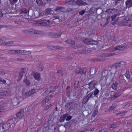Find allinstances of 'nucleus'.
<instances>
[{
  "mask_svg": "<svg viewBox=\"0 0 132 132\" xmlns=\"http://www.w3.org/2000/svg\"><path fill=\"white\" fill-rule=\"evenodd\" d=\"M129 71H127L124 75H120L119 77L120 82L124 85L130 84L132 82V79L130 77Z\"/></svg>",
  "mask_w": 132,
  "mask_h": 132,
  "instance_id": "obj_1",
  "label": "nucleus"
},
{
  "mask_svg": "<svg viewBox=\"0 0 132 132\" xmlns=\"http://www.w3.org/2000/svg\"><path fill=\"white\" fill-rule=\"evenodd\" d=\"M117 15H114L111 17L110 16H107L106 19V22L104 24L103 26L104 27L106 26L109 23V21H110L112 25H114L116 23V21L115 20L116 18Z\"/></svg>",
  "mask_w": 132,
  "mask_h": 132,
  "instance_id": "obj_2",
  "label": "nucleus"
},
{
  "mask_svg": "<svg viewBox=\"0 0 132 132\" xmlns=\"http://www.w3.org/2000/svg\"><path fill=\"white\" fill-rule=\"evenodd\" d=\"M77 105V103L75 102H70L66 103L64 107L65 109L69 110L70 111L76 107Z\"/></svg>",
  "mask_w": 132,
  "mask_h": 132,
  "instance_id": "obj_3",
  "label": "nucleus"
},
{
  "mask_svg": "<svg viewBox=\"0 0 132 132\" xmlns=\"http://www.w3.org/2000/svg\"><path fill=\"white\" fill-rule=\"evenodd\" d=\"M39 25L40 26H46L48 27L49 25V24L51 23V22L48 20L41 19L40 21H38V23Z\"/></svg>",
  "mask_w": 132,
  "mask_h": 132,
  "instance_id": "obj_4",
  "label": "nucleus"
},
{
  "mask_svg": "<svg viewBox=\"0 0 132 132\" xmlns=\"http://www.w3.org/2000/svg\"><path fill=\"white\" fill-rule=\"evenodd\" d=\"M66 43H67L69 44L70 45H74L72 46L73 48L74 49H77L80 46L78 45L77 44H75V40H72L71 39H68L67 40L65 41Z\"/></svg>",
  "mask_w": 132,
  "mask_h": 132,
  "instance_id": "obj_5",
  "label": "nucleus"
},
{
  "mask_svg": "<svg viewBox=\"0 0 132 132\" xmlns=\"http://www.w3.org/2000/svg\"><path fill=\"white\" fill-rule=\"evenodd\" d=\"M29 10H28L27 13V9L26 8H23L22 9L20 12V16H21L22 17L24 18H26L28 15H29Z\"/></svg>",
  "mask_w": 132,
  "mask_h": 132,
  "instance_id": "obj_6",
  "label": "nucleus"
},
{
  "mask_svg": "<svg viewBox=\"0 0 132 132\" xmlns=\"http://www.w3.org/2000/svg\"><path fill=\"white\" fill-rule=\"evenodd\" d=\"M86 72V71L85 69L80 68H77L75 71V73L77 75L80 74L81 76L85 75Z\"/></svg>",
  "mask_w": 132,
  "mask_h": 132,
  "instance_id": "obj_7",
  "label": "nucleus"
},
{
  "mask_svg": "<svg viewBox=\"0 0 132 132\" xmlns=\"http://www.w3.org/2000/svg\"><path fill=\"white\" fill-rule=\"evenodd\" d=\"M24 113L23 109H21L20 112H18L16 114L17 120L23 118L24 117Z\"/></svg>",
  "mask_w": 132,
  "mask_h": 132,
  "instance_id": "obj_8",
  "label": "nucleus"
},
{
  "mask_svg": "<svg viewBox=\"0 0 132 132\" xmlns=\"http://www.w3.org/2000/svg\"><path fill=\"white\" fill-rule=\"evenodd\" d=\"M62 33L60 32H58L57 33L51 32L49 34V36L52 38H57L60 37Z\"/></svg>",
  "mask_w": 132,
  "mask_h": 132,
  "instance_id": "obj_9",
  "label": "nucleus"
},
{
  "mask_svg": "<svg viewBox=\"0 0 132 132\" xmlns=\"http://www.w3.org/2000/svg\"><path fill=\"white\" fill-rule=\"evenodd\" d=\"M42 15V13L40 11H35L33 13L32 16L33 18H37Z\"/></svg>",
  "mask_w": 132,
  "mask_h": 132,
  "instance_id": "obj_10",
  "label": "nucleus"
},
{
  "mask_svg": "<svg viewBox=\"0 0 132 132\" xmlns=\"http://www.w3.org/2000/svg\"><path fill=\"white\" fill-rule=\"evenodd\" d=\"M34 77L35 79L37 80H40V74L39 73L35 72L34 71H32L31 74Z\"/></svg>",
  "mask_w": 132,
  "mask_h": 132,
  "instance_id": "obj_11",
  "label": "nucleus"
},
{
  "mask_svg": "<svg viewBox=\"0 0 132 132\" xmlns=\"http://www.w3.org/2000/svg\"><path fill=\"white\" fill-rule=\"evenodd\" d=\"M89 86L88 88L90 89V90H92L95 88V86L96 85V82L95 80L92 81L90 82L88 84Z\"/></svg>",
  "mask_w": 132,
  "mask_h": 132,
  "instance_id": "obj_12",
  "label": "nucleus"
},
{
  "mask_svg": "<svg viewBox=\"0 0 132 132\" xmlns=\"http://www.w3.org/2000/svg\"><path fill=\"white\" fill-rule=\"evenodd\" d=\"M25 70H24L23 68H22L21 69L19 75V78L17 80V81H19L21 79L23 74L25 73Z\"/></svg>",
  "mask_w": 132,
  "mask_h": 132,
  "instance_id": "obj_13",
  "label": "nucleus"
},
{
  "mask_svg": "<svg viewBox=\"0 0 132 132\" xmlns=\"http://www.w3.org/2000/svg\"><path fill=\"white\" fill-rule=\"evenodd\" d=\"M76 4L78 6L85 5H87V3L85 2L82 0H77L76 2Z\"/></svg>",
  "mask_w": 132,
  "mask_h": 132,
  "instance_id": "obj_14",
  "label": "nucleus"
},
{
  "mask_svg": "<svg viewBox=\"0 0 132 132\" xmlns=\"http://www.w3.org/2000/svg\"><path fill=\"white\" fill-rule=\"evenodd\" d=\"M3 129H4L5 130H7L10 128V125L7 122H6L3 124L2 127Z\"/></svg>",
  "mask_w": 132,
  "mask_h": 132,
  "instance_id": "obj_15",
  "label": "nucleus"
},
{
  "mask_svg": "<svg viewBox=\"0 0 132 132\" xmlns=\"http://www.w3.org/2000/svg\"><path fill=\"white\" fill-rule=\"evenodd\" d=\"M53 13V10H52L51 9L48 8L46 10L45 14L46 15H48L52 14Z\"/></svg>",
  "mask_w": 132,
  "mask_h": 132,
  "instance_id": "obj_16",
  "label": "nucleus"
},
{
  "mask_svg": "<svg viewBox=\"0 0 132 132\" xmlns=\"http://www.w3.org/2000/svg\"><path fill=\"white\" fill-rule=\"evenodd\" d=\"M127 21H118L116 22V24H117L119 26H122L126 25H127Z\"/></svg>",
  "mask_w": 132,
  "mask_h": 132,
  "instance_id": "obj_17",
  "label": "nucleus"
},
{
  "mask_svg": "<svg viewBox=\"0 0 132 132\" xmlns=\"http://www.w3.org/2000/svg\"><path fill=\"white\" fill-rule=\"evenodd\" d=\"M65 8L62 6H57L55 9L57 12H63L65 10Z\"/></svg>",
  "mask_w": 132,
  "mask_h": 132,
  "instance_id": "obj_18",
  "label": "nucleus"
},
{
  "mask_svg": "<svg viewBox=\"0 0 132 132\" xmlns=\"http://www.w3.org/2000/svg\"><path fill=\"white\" fill-rule=\"evenodd\" d=\"M17 120L16 118H14L13 117H11L10 119L8 121L7 123H9L10 125L13 124L14 123V121Z\"/></svg>",
  "mask_w": 132,
  "mask_h": 132,
  "instance_id": "obj_19",
  "label": "nucleus"
},
{
  "mask_svg": "<svg viewBox=\"0 0 132 132\" xmlns=\"http://www.w3.org/2000/svg\"><path fill=\"white\" fill-rule=\"evenodd\" d=\"M36 2L38 6H45V3H44L42 0H36Z\"/></svg>",
  "mask_w": 132,
  "mask_h": 132,
  "instance_id": "obj_20",
  "label": "nucleus"
},
{
  "mask_svg": "<svg viewBox=\"0 0 132 132\" xmlns=\"http://www.w3.org/2000/svg\"><path fill=\"white\" fill-rule=\"evenodd\" d=\"M118 86V83L117 82L115 81L114 83H113L111 86L112 88L115 90L117 89V88Z\"/></svg>",
  "mask_w": 132,
  "mask_h": 132,
  "instance_id": "obj_21",
  "label": "nucleus"
},
{
  "mask_svg": "<svg viewBox=\"0 0 132 132\" xmlns=\"http://www.w3.org/2000/svg\"><path fill=\"white\" fill-rule=\"evenodd\" d=\"M65 2L67 4L71 5H75L76 4L75 0H66Z\"/></svg>",
  "mask_w": 132,
  "mask_h": 132,
  "instance_id": "obj_22",
  "label": "nucleus"
},
{
  "mask_svg": "<svg viewBox=\"0 0 132 132\" xmlns=\"http://www.w3.org/2000/svg\"><path fill=\"white\" fill-rule=\"evenodd\" d=\"M125 4L127 7H131L132 6V0H127L125 2Z\"/></svg>",
  "mask_w": 132,
  "mask_h": 132,
  "instance_id": "obj_23",
  "label": "nucleus"
},
{
  "mask_svg": "<svg viewBox=\"0 0 132 132\" xmlns=\"http://www.w3.org/2000/svg\"><path fill=\"white\" fill-rule=\"evenodd\" d=\"M108 70L110 71L111 70H116V68L114 64L112 65H110L108 66Z\"/></svg>",
  "mask_w": 132,
  "mask_h": 132,
  "instance_id": "obj_24",
  "label": "nucleus"
},
{
  "mask_svg": "<svg viewBox=\"0 0 132 132\" xmlns=\"http://www.w3.org/2000/svg\"><path fill=\"white\" fill-rule=\"evenodd\" d=\"M89 45H97L98 44V42L97 41L93 40L92 39L90 40H89Z\"/></svg>",
  "mask_w": 132,
  "mask_h": 132,
  "instance_id": "obj_25",
  "label": "nucleus"
},
{
  "mask_svg": "<svg viewBox=\"0 0 132 132\" xmlns=\"http://www.w3.org/2000/svg\"><path fill=\"white\" fill-rule=\"evenodd\" d=\"M6 105L5 104H3L2 103H0V110L2 111V112L4 111L5 110V107Z\"/></svg>",
  "mask_w": 132,
  "mask_h": 132,
  "instance_id": "obj_26",
  "label": "nucleus"
},
{
  "mask_svg": "<svg viewBox=\"0 0 132 132\" xmlns=\"http://www.w3.org/2000/svg\"><path fill=\"white\" fill-rule=\"evenodd\" d=\"M83 108V105H80L78 109V112L80 113V114L83 113L84 111Z\"/></svg>",
  "mask_w": 132,
  "mask_h": 132,
  "instance_id": "obj_27",
  "label": "nucleus"
},
{
  "mask_svg": "<svg viewBox=\"0 0 132 132\" xmlns=\"http://www.w3.org/2000/svg\"><path fill=\"white\" fill-rule=\"evenodd\" d=\"M121 94L120 92H118L114 96L112 97L111 98V99L113 100L115 99L116 98L118 97L119 96L121 95Z\"/></svg>",
  "mask_w": 132,
  "mask_h": 132,
  "instance_id": "obj_28",
  "label": "nucleus"
},
{
  "mask_svg": "<svg viewBox=\"0 0 132 132\" xmlns=\"http://www.w3.org/2000/svg\"><path fill=\"white\" fill-rule=\"evenodd\" d=\"M118 126V125L116 124H113L111 125L109 127V128L110 130H112L113 129L116 128Z\"/></svg>",
  "mask_w": 132,
  "mask_h": 132,
  "instance_id": "obj_29",
  "label": "nucleus"
},
{
  "mask_svg": "<svg viewBox=\"0 0 132 132\" xmlns=\"http://www.w3.org/2000/svg\"><path fill=\"white\" fill-rule=\"evenodd\" d=\"M89 99L88 98L87 96L84 97L82 98V103L83 104H86Z\"/></svg>",
  "mask_w": 132,
  "mask_h": 132,
  "instance_id": "obj_30",
  "label": "nucleus"
},
{
  "mask_svg": "<svg viewBox=\"0 0 132 132\" xmlns=\"http://www.w3.org/2000/svg\"><path fill=\"white\" fill-rule=\"evenodd\" d=\"M127 112L126 111H124L120 113H117L116 114V115H119L120 116H124Z\"/></svg>",
  "mask_w": 132,
  "mask_h": 132,
  "instance_id": "obj_31",
  "label": "nucleus"
},
{
  "mask_svg": "<svg viewBox=\"0 0 132 132\" xmlns=\"http://www.w3.org/2000/svg\"><path fill=\"white\" fill-rule=\"evenodd\" d=\"M31 54V52L29 51H27L22 50V54L23 55H28Z\"/></svg>",
  "mask_w": 132,
  "mask_h": 132,
  "instance_id": "obj_32",
  "label": "nucleus"
},
{
  "mask_svg": "<svg viewBox=\"0 0 132 132\" xmlns=\"http://www.w3.org/2000/svg\"><path fill=\"white\" fill-rule=\"evenodd\" d=\"M53 20H55L56 21V20H57L59 22L60 20H61V18L60 17V16L59 15L54 16L53 17Z\"/></svg>",
  "mask_w": 132,
  "mask_h": 132,
  "instance_id": "obj_33",
  "label": "nucleus"
},
{
  "mask_svg": "<svg viewBox=\"0 0 132 132\" xmlns=\"http://www.w3.org/2000/svg\"><path fill=\"white\" fill-rule=\"evenodd\" d=\"M93 92H92L89 93L87 96L88 98L89 99L91 98H92L94 97V94H93Z\"/></svg>",
  "mask_w": 132,
  "mask_h": 132,
  "instance_id": "obj_34",
  "label": "nucleus"
},
{
  "mask_svg": "<svg viewBox=\"0 0 132 132\" xmlns=\"http://www.w3.org/2000/svg\"><path fill=\"white\" fill-rule=\"evenodd\" d=\"M79 82L77 81L75 82L74 84V87L75 88H77L79 86Z\"/></svg>",
  "mask_w": 132,
  "mask_h": 132,
  "instance_id": "obj_35",
  "label": "nucleus"
},
{
  "mask_svg": "<svg viewBox=\"0 0 132 132\" xmlns=\"http://www.w3.org/2000/svg\"><path fill=\"white\" fill-rule=\"evenodd\" d=\"M86 48L85 47L83 49H82L81 50L78 51V52L80 54H84L86 53Z\"/></svg>",
  "mask_w": 132,
  "mask_h": 132,
  "instance_id": "obj_36",
  "label": "nucleus"
},
{
  "mask_svg": "<svg viewBox=\"0 0 132 132\" xmlns=\"http://www.w3.org/2000/svg\"><path fill=\"white\" fill-rule=\"evenodd\" d=\"M23 82L25 83L26 85L27 86H29L30 83V81L27 79H24L23 81Z\"/></svg>",
  "mask_w": 132,
  "mask_h": 132,
  "instance_id": "obj_37",
  "label": "nucleus"
},
{
  "mask_svg": "<svg viewBox=\"0 0 132 132\" xmlns=\"http://www.w3.org/2000/svg\"><path fill=\"white\" fill-rule=\"evenodd\" d=\"M132 105V103L128 102L127 103H126L125 104V108H127L130 106Z\"/></svg>",
  "mask_w": 132,
  "mask_h": 132,
  "instance_id": "obj_38",
  "label": "nucleus"
},
{
  "mask_svg": "<svg viewBox=\"0 0 132 132\" xmlns=\"http://www.w3.org/2000/svg\"><path fill=\"white\" fill-rule=\"evenodd\" d=\"M99 93V91L97 88H96L94 90V96H96Z\"/></svg>",
  "mask_w": 132,
  "mask_h": 132,
  "instance_id": "obj_39",
  "label": "nucleus"
},
{
  "mask_svg": "<svg viewBox=\"0 0 132 132\" xmlns=\"http://www.w3.org/2000/svg\"><path fill=\"white\" fill-rule=\"evenodd\" d=\"M89 39H84L83 40V43L87 45H89Z\"/></svg>",
  "mask_w": 132,
  "mask_h": 132,
  "instance_id": "obj_40",
  "label": "nucleus"
},
{
  "mask_svg": "<svg viewBox=\"0 0 132 132\" xmlns=\"http://www.w3.org/2000/svg\"><path fill=\"white\" fill-rule=\"evenodd\" d=\"M70 123L69 122H67L64 125V127L65 128L70 127L71 126Z\"/></svg>",
  "mask_w": 132,
  "mask_h": 132,
  "instance_id": "obj_41",
  "label": "nucleus"
},
{
  "mask_svg": "<svg viewBox=\"0 0 132 132\" xmlns=\"http://www.w3.org/2000/svg\"><path fill=\"white\" fill-rule=\"evenodd\" d=\"M120 45L118 46L117 47H114L112 50V51L114 52L117 50H119L120 51Z\"/></svg>",
  "mask_w": 132,
  "mask_h": 132,
  "instance_id": "obj_42",
  "label": "nucleus"
},
{
  "mask_svg": "<svg viewBox=\"0 0 132 132\" xmlns=\"http://www.w3.org/2000/svg\"><path fill=\"white\" fill-rule=\"evenodd\" d=\"M97 108H95L93 111V116L95 117L97 113Z\"/></svg>",
  "mask_w": 132,
  "mask_h": 132,
  "instance_id": "obj_43",
  "label": "nucleus"
},
{
  "mask_svg": "<svg viewBox=\"0 0 132 132\" xmlns=\"http://www.w3.org/2000/svg\"><path fill=\"white\" fill-rule=\"evenodd\" d=\"M114 10V9H109L106 11V12L109 14L112 13V11Z\"/></svg>",
  "mask_w": 132,
  "mask_h": 132,
  "instance_id": "obj_44",
  "label": "nucleus"
},
{
  "mask_svg": "<svg viewBox=\"0 0 132 132\" xmlns=\"http://www.w3.org/2000/svg\"><path fill=\"white\" fill-rule=\"evenodd\" d=\"M13 42L12 41L8 42L6 43H5V44H6V45H8L9 46H11L13 44Z\"/></svg>",
  "mask_w": 132,
  "mask_h": 132,
  "instance_id": "obj_45",
  "label": "nucleus"
},
{
  "mask_svg": "<svg viewBox=\"0 0 132 132\" xmlns=\"http://www.w3.org/2000/svg\"><path fill=\"white\" fill-rule=\"evenodd\" d=\"M114 65H115L116 69L118 68H119L121 67V65L120 64H119V62L114 64Z\"/></svg>",
  "mask_w": 132,
  "mask_h": 132,
  "instance_id": "obj_46",
  "label": "nucleus"
},
{
  "mask_svg": "<svg viewBox=\"0 0 132 132\" xmlns=\"http://www.w3.org/2000/svg\"><path fill=\"white\" fill-rule=\"evenodd\" d=\"M120 51H122L123 50H125L127 48V47L124 46L120 45Z\"/></svg>",
  "mask_w": 132,
  "mask_h": 132,
  "instance_id": "obj_47",
  "label": "nucleus"
},
{
  "mask_svg": "<svg viewBox=\"0 0 132 132\" xmlns=\"http://www.w3.org/2000/svg\"><path fill=\"white\" fill-rule=\"evenodd\" d=\"M51 106V104H50L48 105H46L45 106L44 109L45 110H47L49 109L50 108Z\"/></svg>",
  "mask_w": 132,
  "mask_h": 132,
  "instance_id": "obj_48",
  "label": "nucleus"
},
{
  "mask_svg": "<svg viewBox=\"0 0 132 132\" xmlns=\"http://www.w3.org/2000/svg\"><path fill=\"white\" fill-rule=\"evenodd\" d=\"M22 50H15V53L20 54H22Z\"/></svg>",
  "mask_w": 132,
  "mask_h": 132,
  "instance_id": "obj_49",
  "label": "nucleus"
},
{
  "mask_svg": "<svg viewBox=\"0 0 132 132\" xmlns=\"http://www.w3.org/2000/svg\"><path fill=\"white\" fill-rule=\"evenodd\" d=\"M85 11L84 10H82L79 12V14L80 15H82L85 13Z\"/></svg>",
  "mask_w": 132,
  "mask_h": 132,
  "instance_id": "obj_50",
  "label": "nucleus"
},
{
  "mask_svg": "<svg viewBox=\"0 0 132 132\" xmlns=\"http://www.w3.org/2000/svg\"><path fill=\"white\" fill-rule=\"evenodd\" d=\"M31 95L29 91L26 92L24 94V95L26 96H29Z\"/></svg>",
  "mask_w": 132,
  "mask_h": 132,
  "instance_id": "obj_51",
  "label": "nucleus"
},
{
  "mask_svg": "<svg viewBox=\"0 0 132 132\" xmlns=\"http://www.w3.org/2000/svg\"><path fill=\"white\" fill-rule=\"evenodd\" d=\"M8 52L10 54H15V50H9L8 51Z\"/></svg>",
  "mask_w": 132,
  "mask_h": 132,
  "instance_id": "obj_52",
  "label": "nucleus"
},
{
  "mask_svg": "<svg viewBox=\"0 0 132 132\" xmlns=\"http://www.w3.org/2000/svg\"><path fill=\"white\" fill-rule=\"evenodd\" d=\"M35 89H32L31 90H29V92H30V93L31 95L32 94H34L35 91Z\"/></svg>",
  "mask_w": 132,
  "mask_h": 132,
  "instance_id": "obj_53",
  "label": "nucleus"
},
{
  "mask_svg": "<svg viewBox=\"0 0 132 132\" xmlns=\"http://www.w3.org/2000/svg\"><path fill=\"white\" fill-rule=\"evenodd\" d=\"M54 50L55 49L57 50H59L61 49V47L58 46H54Z\"/></svg>",
  "mask_w": 132,
  "mask_h": 132,
  "instance_id": "obj_54",
  "label": "nucleus"
},
{
  "mask_svg": "<svg viewBox=\"0 0 132 132\" xmlns=\"http://www.w3.org/2000/svg\"><path fill=\"white\" fill-rule=\"evenodd\" d=\"M6 95V94L4 92H0V98L2 96H4Z\"/></svg>",
  "mask_w": 132,
  "mask_h": 132,
  "instance_id": "obj_55",
  "label": "nucleus"
},
{
  "mask_svg": "<svg viewBox=\"0 0 132 132\" xmlns=\"http://www.w3.org/2000/svg\"><path fill=\"white\" fill-rule=\"evenodd\" d=\"M47 102H46L45 100H43L42 101L41 106H44Z\"/></svg>",
  "mask_w": 132,
  "mask_h": 132,
  "instance_id": "obj_56",
  "label": "nucleus"
},
{
  "mask_svg": "<svg viewBox=\"0 0 132 132\" xmlns=\"http://www.w3.org/2000/svg\"><path fill=\"white\" fill-rule=\"evenodd\" d=\"M0 82H2L3 84H5L6 83V81L1 78L0 79Z\"/></svg>",
  "mask_w": 132,
  "mask_h": 132,
  "instance_id": "obj_57",
  "label": "nucleus"
},
{
  "mask_svg": "<svg viewBox=\"0 0 132 132\" xmlns=\"http://www.w3.org/2000/svg\"><path fill=\"white\" fill-rule=\"evenodd\" d=\"M107 131V129L105 128H104L103 129H101L99 130V132H106Z\"/></svg>",
  "mask_w": 132,
  "mask_h": 132,
  "instance_id": "obj_58",
  "label": "nucleus"
},
{
  "mask_svg": "<svg viewBox=\"0 0 132 132\" xmlns=\"http://www.w3.org/2000/svg\"><path fill=\"white\" fill-rule=\"evenodd\" d=\"M51 97V96H46V98H45V99L44 100H45V101L46 102H48L49 101V97Z\"/></svg>",
  "mask_w": 132,
  "mask_h": 132,
  "instance_id": "obj_59",
  "label": "nucleus"
},
{
  "mask_svg": "<svg viewBox=\"0 0 132 132\" xmlns=\"http://www.w3.org/2000/svg\"><path fill=\"white\" fill-rule=\"evenodd\" d=\"M119 64L121 66V65H125L126 64V63L122 61L119 62Z\"/></svg>",
  "mask_w": 132,
  "mask_h": 132,
  "instance_id": "obj_60",
  "label": "nucleus"
},
{
  "mask_svg": "<svg viewBox=\"0 0 132 132\" xmlns=\"http://www.w3.org/2000/svg\"><path fill=\"white\" fill-rule=\"evenodd\" d=\"M115 5H116L118 3H120L121 0H115Z\"/></svg>",
  "mask_w": 132,
  "mask_h": 132,
  "instance_id": "obj_61",
  "label": "nucleus"
},
{
  "mask_svg": "<svg viewBox=\"0 0 132 132\" xmlns=\"http://www.w3.org/2000/svg\"><path fill=\"white\" fill-rule=\"evenodd\" d=\"M4 43H5L4 40H3L2 39L0 38V45L4 44Z\"/></svg>",
  "mask_w": 132,
  "mask_h": 132,
  "instance_id": "obj_62",
  "label": "nucleus"
},
{
  "mask_svg": "<svg viewBox=\"0 0 132 132\" xmlns=\"http://www.w3.org/2000/svg\"><path fill=\"white\" fill-rule=\"evenodd\" d=\"M72 117V116H68L67 118H66V120L67 121L71 119Z\"/></svg>",
  "mask_w": 132,
  "mask_h": 132,
  "instance_id": "obj_63",
  "label": "nucleus"
},
{
  "mask_svg": "<svg viewBox=\"0 0 132 132\" xmlns=\"http://www.w3.org/2000/svg\"><path fill=\"white\" fill-rule=\"evenodd\" d=\"M62 70H57V73L59 75H61L62 76Z\"/></svg>",
  "mask_w": 132,
  "mask_h": 132,
  "instance_id": "obj_64",
  "label": "nucleus"
}]
</instances>
